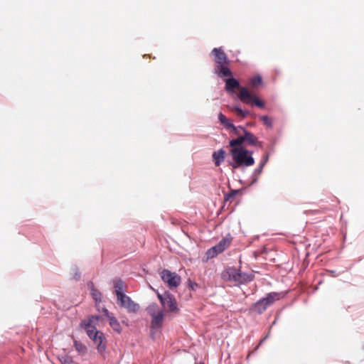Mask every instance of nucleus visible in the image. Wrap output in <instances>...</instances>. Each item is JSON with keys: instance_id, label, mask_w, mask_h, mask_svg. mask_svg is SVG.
I'll list each match as a JSON object with an SVG mask.
<instances>
[{"instance_id": "obj_12", "label": "nucleus", "mask_w": 364, "mask_h": 364, "mask_svg": "<svg viewBox=\"0 0 364 364\" xmlns=\"http://www.w3.org/2000/svg\"><path fill=\"white\" fill-rule=\"evenodd\" d=\"M240 87L239 82L236 79L228 78L225 80V88L228 92H233L235 89L240 90Z\"/></svg>"}, {"instance_id": "obj_9", "label": "nucleus", "mask_w": 364, "mask_h": 364, "mask_svg": "<svg viewBox=\"0 0 364 364\" xmlns=\"http://www.w3.org/2000/svg\"><path fill=\"white\" fill-rule=\"evenodd\" d=\"M230 241L228 239H223L217 245L213 247L207 251V257L213 258L218 254L222 252L228 245Z\"/></svg>"}, {"instance_id": "obj_28", "label": "nucleus", "mask_w": 364, "mask_h": 364, "mask_svg": "<svg viewBox=\"0 0 364 364\" xmlns=\"http://www.w3.org/2000/svg\"><path fill=\"white\" fill-rule=\"evenodd\" d=\"M266 163V160L264 161V163L262 164L261 166V168H262V166H264V164Z\"/></svg>"}, {"instance_id": "obj_10", "label": "nucleus", "mask_w": 364, "mask_h": 364, "mask_svg": "<svg viewBox=\"0 0 364 364\" xmlns=\"http://www.w3.org/2000/svg\"><path fill=\"white\" fill-rule=\"evenodd\" d=\"M212 53L215 55V61L217 65L228 63L225 53L220 48H214Z\"/></svg>"}, {"instance_id": "obj_5", "label": "nucleus", "mask_w": 364, "mask_h": 364, "mask_svg": "<svg viewBox=\"0 0 364 364\" xmlns=\"http://www.w3.org/2000/svg\"><path fill=\"white\" fill-rule=\"evenodd\" d=\"M161 278L167 284L170 288L177 287L181 284V277L175 272H172L168 269H164L161 272Z\"/></svg>"}, {"instance_id": "obj_27", "label": "nucleus", "mask_w": 364, "mask_h": 364, "mask_svg": "<svg viewBox=\"0 0 364 364\" xmlns=\"http://www.w3.org/2000/svg\"><path fill=\"white\" fill-rule=\"evenodd\" d=\"M237 131H233L235 134H240V131H242L244 133V131H245L242 127H237Z\"/></svg>"}, {"instance_id": "obj_22", "label": "nucleus", "mask_w": 364, "mask_h": 364, "mask_svg": "<svg viewBox=\"0 0 364 364\" xmlns=\"http://www.w3.org/2000/svg\"><path fill=\"white\" fill-rule=\"evenodd\" d=\"M261 120L262 121V122L264 123V125L269 127H272V119L269 117L267 115H264V116H262L260 117Z\"/></svg>"}, {"instance_id": "obj_23", "label": "nucleus", "mask_w": 364, "mask_h": 364, "mask_svg": "<svg viewBox=\"0 0 364 364\" xmlns=\"http://www.w3.org/2000/svg\"><path fill=\"white\" fill-rule=\"evenodd\" d=\"M123 287H124V284L122 281L116 282L114 287H115V292H116L117 297H118V293L119 291L123 292V291H122Z\"/></svg>"}, {"instance_id": "obj_25", "label": "nucleus", "mask_w": 364, "mask_h": 364, "mask_svg": "<svg viewBox=\"0 0 364 364\" xmlns=\"http://www.w3.org/2000/svg\"><path fill=\"white\" fill-rule=\"evenodd\" d=\"M62 364H73V359L68 356H64L61 358Z\"/></svg>"}, {"instance_id": "obj_24", "label": "nucleus", "mask_w": 364, "mask_h": 364, "mask_svg": "<svg viewBox=\"0 0 364 364\" xmlns=\"http://www.w3.org/2000/svg\"><path fill=\"white\" fill-rule=\"evenodd\" d=\"M238 277L239 278H237L235 275H233V278L237 280V279H242V280H244V281H250L252 280V276L251 275H245V274H238Z\"/></svg>"}, {"instance_id": "obj_14", "label": "nucleus", "mask_w": 364, "mask_h": 364, "mask_svg": "<svg viewBox=\"0 0 364 364\" xmlns=\"http://www.w3.org/2000/svg\"><path fill=\"white\" fill-rule=\"evenodd\" d=\"M244 139L245 141H247L249 144L251 145H258L262 146V143L259 142L256 136H255L252 133L244 131Z\"/></svg>"}, {"instance_id": "obj_2", "label": "nucleus", "mask_w": 364, "mask_h": 364, "mask_svg": "<svg viewBox=\"0 0 364 364\" xmlns=\"http://www.w3.org/2000/svg\"><path fill=\"white\" fill-rule=\"evenodd\" d=\"M230 152L233 160L232 164L233 168H237L240 166H250L255 163L252 153L242 146L232 148Z\"/></svg>"}, {"instance_id": "obj_18", "label": "nucleus", "mask_w": 364, "mask_h": 364, "mask_svg": "<svg viewBox=\"0 0 364 364\" xmlns=\"http://www.w3.org/2000/svg\"><path fill=\"white\" fill-rule=\"evenodd\" d=\"M90 294L93 299L96 301V303L101 301L100 292L95 289L92 285L90 287Z\"/></svg>"}, {"instance_id": "obj_8", "label": "nucleus", "mask_w": 364, "mask_h": 364, "mask_svg": "<svg viewBox=\"0 0 364 364\" xmlns=\"http://www.w3.org/2000/svg\"><path fill=\"white\" fill-rule=\"evenodd\" d=\"M117 301L122 306L127 309L129 312H136L139 309L138 304L132 301L130 298L124 294L123 292L119 291L118 293Z\"/></svg>"}, {"instance_id": "obj_11", "label": "nucleus", "mask_w": 364, "mask_h": 364, "mask_svg": "<svg viewBox=\"0 0 364 364\" xmlns=\"http://www.w3.org/2000/svg\"><path fill=\"white\" fill-rule=\"evenodd\" d=\"M103 312L105 313V316H107L110 326L113 328L114 331L117 332H120L121 331V326L117 318L113 316L111 314L109 313L107 309H104Z\"/></svg>"}, {"instance_id": "obj_1", "label": "nucleus", "mask_w": 364, "mask_h": 364, "mask_svg": "<svg viewBox=\"0 0 364 364\" xmlns=\"http://www.w3.org/2000/svg\"><path fill=\"white\" fill-rule=\"evenodd\" d=\"M97 326H99V317L95 316L88 317L80 323L81 328L86 331L88 337L97 346L98 353L104 355L106 350L107 340L103 333L97 330Z\"/></svg>"}, {"instance_id": "obj_15", "label": "nucleus", "mask_w": 364, "mask_h": 364, "mask_svg": "<svg viewBox=\"0 0 364 364\" xmlns=\"http://www.w3.org/2000/svg\"><path fill=\"white\" fill-rule=\"evenodd\" d=\"M225 151L223 149H219L213 154V159L215 166H218L224 161Z\"/></svg>"}, {"instance_id": "obj_13", "label": "nucleus", "mask_w": 364, "mask_h": 364, "mask_svg": "<svg viewBox=\"0 0 364 364\" xmlns=\"http://www.w3.org/2000/svg\"><path fill=\"white\" fill-rule=\"evenodd\" d=\"M215 72L220 77H229L232 75L230 70L227 66H225V64L217 65L215 69Z\"/></svg>"}, {"instance_id": "obj_21", "label": "nucleus", "mask_w": 364, "mask_h": 364, "mask_svg": "<svg viewBox=\"0 0 364 364\" xmlns=\"http://www.w3.org/2000/svg\"><path fill=\"white\" fill-rule=\"evenodd\" d=\"M230 109L232 111H235L237 115L241 116L242 117H245L249 113L247 111L242 110V109L237 106L230 107Z\"/></svg>"}, {"instance_id": "obj_3", "label": "nucleus", "mask_w": 364, "mask_h": 364, "mask_svg": "<svg viewBox=\"0 0 364 364\" xmlns=\"http://www.w3.org/2000/svg\"><path fill=\"white\" fill-rule=\"evenodd\" d=\"M157 296L163 306L164 310L167 313L171 314H177L179 311V307L176 299L173 295L170 294L168 291L164 292V294H161L157 292Z\"/></svg>"}, {"instance_id": "obj_26", "label": "nucleus", "mask_w": 364, "mask_h": 364, "mask_svg": "<svg viewBox=\"0 0 364 364\" xmlns=\"http://www.w3.org/2000/svg\"><path fill=\"white\" fill-rule=\"evenodd\" d=\"M188 286L192 290H196L198 288V284L191 281H189Z\"/></svg>"}, {"instance_id": "obj_4", "label": "nucleus", "mask_w": 364, "mask_h": 364, "mask_svg": "<svg viewBox=\"0 0 364 364\" xmlns=\"http://www.w3.org/2000/svg\"><path fill=\"white\" fill-rule=\"evenodd\" d=\"M238 97L244 103L255 105L260 108L264 107V102L252 93L247 87H242L240 88Z\"/></svg>"}, {"instance_id": "obj_19", "label": "nucleus", "mask_w": 364, "mask_h": 364, "mask_svg": "<svg viewBox=\"0 0 364 364\" xmlns=\"http://www.w3.org/2000/svg\"><path fill=\"white\" fill-rule=\"evenodd\" d=\"M245 142L244 135L237 137L235 139L230 141V145L232 148L237 147V146H242V144Z\"/></svg>"}, {"instance_id": "obj_20", "label": "nucleus", "mask_w": 364, "mask_h": 364, "mask_svg": "<svg viewBox=\"0 0 364 364\" xmlns=\"http://www.w3.org/2000/svg\"><path fill=\"white\" fill-rule=\"evenodd\" d=\"M262 82V79L260 75H255L250 79V83L252 87H257Z\"/></svg>"}, {"instance_id": "obj_7", "label": "nucleus", "mask_w": 364, "mask_h": 364, "mask_svg": "<svg viewBox=\"0 0 364 364\" xmlns=\"http://www.w3.org/2000/svg\"><path fill=\"white\" fill-rule=\"evenodd\" d=\"M280 294L278 293H270L268 296L259 301L255 306V310L258 313H262L263 311L266 309V308L272 304L274 301L279 299Z\"/></svg>"}, {"instance_id": "obj_17", "label": "nucleus", "mask_w": 364, "mask_h": 364, "mask_svg": "<svg viewBox=\"0 0 364 364\" xmlns=\"http://www.w3.org/2000/svg\"><path fill=\"white\" fill-rule=\"evenodd\" d=\"M74 346H75V350L80 355H85L87 353V347L82 343L77 341H75Z\"/></svg>"}, {"instance_id": "obj_6", "label": "nucleus", "mask_w": 364, "mask_h": 364, "mask_svg": "<svg viewBox=\"0 0 364 364\" xmlns=\"http://www.w3.org/2000/svg\"><path fill=\"white\" fill-rule=\"evenodd\" d=\"M148 313L151 316V326L153 328L160 326L164 319V314L161 309L155 304L149 305L147 308Z\"/></svg>"}, {"instance_id": "obj_16", "label": "nucleus", "mask_w": 364, "mask_h": 364, "mask_svg": "<svg viewBox=\"0 0 364 364\" xmlns=\"http://www.w3.org/2000/svg\"><path fill=\"white\" fill-rule=\"evenodd\" d=\"M218 120L227 129H231L232 131H237V128L222 113L218 114Z\"/></svg>"}]
</instances>
